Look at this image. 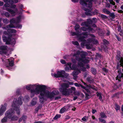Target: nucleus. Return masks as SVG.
<instances>
[{
    "label": "nucleus",
    "instance_id": "nucleus-57",
    "mask_svg": "<svg viewBox=\"0 0 123 123\" xmlns=\"http://www.w3.org/2000/svg\"><path fill=\"white\" fill-rule=\"evenodd\" d=\"M103 71L105 72H108V70L105 68H103Z\"/></svg>",
    "mask_w": 123,
    "mask_h": 123
},
{
    "label": "nucleus",
    "instance_id": "nucleus-8",
    "mask_svg": "<svg viewBox=\"0 0 123 123\" xmlns=\"http://www.w3.org/2000/svg\"><path fill=\"white\" fill-rule=\"evenodd\" d=\"M68 74L66 73L64 70H61L60 71L57 72V74H54V76L55 77H61L67 78L69 76Z\"/></svg>",
    "mask_w": 123,
    "mask_h": 123
},
{
    "label": "nucleus",
    "instance_id": "nucleus-59",
    "mask_svg": "<svg viewBox=\"0 0 123 123\" xmlns=\"http://www.w3.org/2000/svg\"><path fill=\"white\" fill-rule=\"evenodd\" d=\"M97 112V111L96 110H92V112L93 114L95 113L96 112Z\"/></svg>",
    "mask_w": 123,
    "mask_h": 123
},
{
    "label": "nucleus",
    "instance_id": "nucleus-36",
    "mask_svg": "<svg viewBox=\"0 0 123 123\" xmlns=\"http://www.w3.org/2000/svg\"><path fill=\"white\" fill-rule=\"evenodd\" d=\"M99 121L101 122H102L104 123H106V121L103 119H102L101 118H99L98 119Z\"/></svg>",
    "mask_w": 123,
    "mask_h": 123
},
{
    "label": "nucleus",
    "instance_id": "nucleus-4",
    "mask_svg": "<svg viewBox=\"0 0 123 123\" xmlns=\"http://www.w3.org/2000/svg\"><path fill=\"white\" fill-rule=\"evenodd\" d=\"M93 0H80V4L83 6H86L90 9L85 8L84 10L87 12H85V14L88 16H92V13L91 12V8L92 6V1Z\"/></svg>",
    "mask_w": 123,
    "mask_h": 123
},
{
    "label": "nucleus",
    "instance_id": "nucleus-30",
    "mask_svg": "<svg viewBox=\"0 0 123 123\" xmlns=\"http://www.w3.org/2000/svg\"><path fill=\"white\" fill-rule=\"evenodd\" d=\"M66 109L64 107L62 108L60 110V113H63L66 111Z\"/></svg>",
    "mask_w": 123,
    "mask_h": 123
},
{
    "label": "nucleus",
    "instance_id": "nucleus-14",
    "mask_svg": "<svg viewBox=\"0 0 123 123\" xmlns=\"http://www.w3.org/2000/svg\"><path fill=\"white\" fill-rule=\"evenodd\" d=\"M7 106V104L5 103L3 106L1 105V107L0 110V116L2 115L4 113L6 110V107Z\"/></svg>",
    "mask_w": 123,
    "mask_h": 123
},
{
    "label": "nucleus",
    "instance_id": "nucleus-56",
    "mask_svg": "<svg viewBox=\"0 0 123 123\" xmlns=\"http://www.w3.org/2000/svg\"><path fill=\"white\" fill-rule=\"evenodd\" d=\"M72 62L74 63H75L76 62V61L75 59H72Z\"/></svg>",
    "mask_w": 123,
    "mask_h": 123
},
{
    "label": "nucleus",
    "instance_id": "nucleus-27",
    "mask_svg": "<svg viewBox=\"0 0 123 123\" xmlns=\"http://www.w3.org/2000/svg\"><path fill=\"white\" fill-rule=\"evenodd\" d=\"M2 20L3 23L5 24H7L9 23V20L7 18H3Z\"/></svg>",
    "mask_w": 123,
    "mask_h": 123
},
{
    "label": "nucleus",
    "instance_id": "nucleus-21",
    "mask_svg": "<svg viewBox=\"0 0 123 123\" xmlns=\"http://www.w3.org/2000/svg\"><path fill=\"white\" fill-rule=\"evenodd\" d=\"M87 80V81L90 83H92L94 81V80L92 77L88 78Z\"/></svg>",
    "mask_w": 123,
    "mask_h": 123
},
{
    "label": "nucleus",
    "instance_id": "nucleus-35",
    "mask_svg": "<svg viewBox=\"0 0 123 123\" xmlns=\"http://www.w3.org/2000/svg\"><path fill=\"white\" fill-rule=\"evenodd\" d=\"M92 20L90 19H88L87 20V23L89 24H91L92 23Z\"/></svg>",
    "mask_w": 123,
    "mask_h": 123
},
{
    "label": "nucleus",
    "instance_id": "nucleus-50",
    "mask_svg": "<svg viewBox=\"0 0 123 123\" xmlns=\"http://www.w3.org/2000/svg\"><path fill=\"white\" fill-rule=\"evenodd\" d=\"M103 41L104 43L105 44H108V42L105 39H104Z\"/></svg>",
    "mask_w": 123,
    "mask_h": 123
},
{
    "label": "nucleus",
    "instance_id": "nucleus-32",
    "mask_svg": "<svg viewBox=\"0 0 123 123\" xmlns=\"http://www.w3.org/2000/svg\"><path fill=\"white\" fill-rule=\"evenodd\" d=\"M97 96L99 97V99L100 100H101L102 98V97L101 96V94L100 93H97Z\"/></svg>",
    "mask_w": 123,
    "mask_h": 123
},
{
    "label": "nucleus",
    "instance_id": "nucleus-54",
    "mask_svg": "<svg viewBox=\"0 0 123 123\" xmlns=\"http://www.w3.org/2000/svg\"><path fill=\"white\" fill-rule=\"evenodd\" d=\"M9 4L7 3H6L4 5V6L6 7H9Z\"/></svg>",
    "mask_w": 123,
    "mask_h": 123
},
{
    "label": "nucleus",
    "instance_id": "nucleus-38",
    "mask_svg": "<svg viewBox=\"0 0 123 123\" xmlns=\"http://www.w3.org/2000/svg\"><path fill=\"white\" fill-rule=\"evenodd\" d=\"M115 107V109L117 111V110H119L120 109V107L119 106V105H116Z\"/></svg>",
    "mask_w": 123,
    "mask_h": 123
},
{
    "label": "nucleus",
    "instance_id": "nucleus-22",
    "mask_svg": "<svg viewBox=\"0 0 123 123\" xmlns=\"http://www.w3.org/2000/svg\"><path fill=\"white\" fill-rule=\"evenodd\" d=\"M36 104V100L33 99L30 105L31 106H33L35 105Z\"/></svg>",
    "mask_w": 123,
    "mask_h": 123
},
{
    "label": "nucleus",
    "instance_id": "nucleus-63",
    "mask_svg": "<svg viewBox=\"0 0 123 123\" xmlns=\"http://www.w3.org/2000/svg\"><path fill=\"white\" fill-rule=\"evenodd\" d=\"M110 34V31H107V33H106V35L107 36H108Z\"/></svg>",
    "mask_w": 123,
    "mask_h": 123
},
{
    "label": "nucleus",
    "instance_id": "nucleus-18",
    "mask_svg": "<svg viewBox=\"0 0 123 123\" xmlns=\"http://www.w3.org/2000/svg\"><path fill=\"white\" fill-rule=\"evenodd\" d=\"M13 58H11L8 59L9 62V65L10 66H13L14 64L13 62Z\"/></svg>",
    "mask_w": 123,
    "mask_h": 123
},
{
    "label": "nucleus",
    "instance_id": "nucleus-25",
    "mask_svg": "<svg viewBox=\"0 0 123 123\" xmlns=\"http://www.w3.org/2000/svg\"><path fill=\"white\" fill-rule=\"evenodd\" d=\"M52 92L54 96L58 94L59 93V92L57 90H54Z\"/></svg>",
    "mask_w": 123,
    "mask_h": 123
},
{
    "label": "nucleus",
    "instance_id": "nucleus-43",
    "mask_svg": "<svg viewBox=\"0 0 123 123\" xmlns=\"http://www.w3.org/2000/svg\"><path fill=\"white\" fill-rule=\"evenodd\" d=\"M22 27V26L21 25H18L17 26L15 27V28H21Z\"/></svg>",
    "mask_w": 123,
    "mask_h": 123
},
{
    "label": "nucleus",
    "instance_id": "nucleus-42",
    "mask_svg": "<svg viewBox=\"0 0 123 123\" xmlns=\"http://www.w3.org/2000/svg\"><path fill=\"white\" fill-rule=\"evenodd\" d=\"M101 17L102 18H107V17L106 16L103 14H102L101 15Z\"/></svg>",
    "mask_w": 123,
    "mask_h": 123
},
{
    "label": "nucleus",
    "instance_id": "nucleus-6",
    "mask_svg": "<svg viewBox=\"0 0 123 123\" xmlns=\"http://www.w3.org/2000/svg\"><path fill=\"white\" fill-rule=\"evenodd\" d=\"M69 86L68 84L63 83L61 85V87L59 89L60 92L65 95H69L70 93H72L71 90L70 89H67Z\"/></svg>",
    "mask_w": 123,
    "mask_h": 123
},
{
    "label": "nucleus",
    "instance_id": "nucleus-58",
    "mask_svg": "<svg viewBox=\"0 0 123 123\" xmlns=\"http://www.w3.org/2000/svg\"><path fill=\"white\" fill-rule=\"evenodd\" d=\"M92 20L94 21L93 22L94 23H95L96 22V19L95 18H93L92 19Z\"/></svg>",
    "mask_w": 123,
    "mask_h": 123
},
{
    "label": "nucleus",
    "instance_id": "nucleus-55",
    "mask_svg": "<svg viewBox=\"0 0 123 123\" xmlns=\"http://www.w3.org/2000/svg\"><path fill=\"white\" fill-rule=\"evenodd\" d=\"M16 7V5H13L10 6V8H15Z\"/></svg>",
    "mask_w": 123,
    "mask_h": 123
},
{
    "label": "nucleus",
    "instance_id": "nucleus-5",
    "mask_svg": "<svg viewBox=\"0 0 123 123\" xmlns=\"http://www.w3.org/2000/svg\"><path fill=\"white\" fill-rule=\"evenodd\" d=\"M22 104L21 97H19L18 100L16 98H14L12 104V107L14 108L17 111V114L18 115H19L20 113L18 107L20 105H22Z\"/></svg>",
    "mask_w": 123,
    "mask_h": 123
},
{
    "label": "nucleus",
    "instance_id": "nucleus-39",
    "mask_svg": "<svg viewBox=\"0 0 123 123\" xmlns=\"http://www.w3.org/2000/svg\"><path fill=\"white\" fill-rule=\"evenodd\" d=\"M4 15L5 16L7 17H8L10 16V14L9 13L7 12H6L4 13Z\"/></svg>",
    "mask_w": 123,
    "mask_h": 123
},
{
    "label": "nucleus",
    "instance_id": "nucleus-62",
    "mask_svg": "<svg viewBox=\"0 0 123 123\" xmlns=\"http://www.w3.org/2000/svg\"><path fill=\"white\" fill-rule=\"evenodd\" d=\"M80 86H81V87L83 89H85L86 88V87H85L82 86L80 84Z\"/></svg>",
    "mask_w": 123,
    "mask_h": 123
},
{
    "label": "nucleus",
    "instance_id": "nucleus-7",
    "mask_svg": "<svg viewBox=\"0 0 123 123\" xmlns=\"http://www.w3.org/2000/svg\"><path fill=\"white\" fill-rule=\"evenodd\" d=\"M12 36V35H10L7 39L6 37L5 36L3 35L2 38L3 41L5 42H6V44H14L16 43V41L14 39L11 38Z\"/></svg>",
    "mask_w": 123,
    "mask_h": 123
},
{
    "label": "nucleus",
    "instance_id": "nucleus-41",
    "mask_svg": "<svg viewBox=\"0 0 123 123\" xmlns=\"http://www.w3.org/2000/svg\"><path fill=\"white\" fill-rule=\"evenodd\" d=\"M110 3L113 5H115V3L113 1V0H109Z\"/></svg>",
    "mask_w": 123,
    "mask_h": 123
},
{
    "label": "nucleus",
    "instance_id": "nucleus-16",
    "mask_svg": "<svg viewBox=\"0 0 123 123\" xmlns=\"http://www.w3.org/2000/svg\"><path fill=\"white\" fill-rule=\"evenodd\" d=\"M9 110H12V111L13 112L12 113V115L11 116V120H17L18 119V118L17 116H12V115L14 113V109H10Z\"/></svg>",
    "mask_w": 123,
    "mask_h": 123
},
{
    "label": "nucleus",
    "instance_id": "nucleus-45",
    "mask_svg": "<svg viewBox=\"0 0 123 123\" xmlns=\"http://www.w3.org/2000/svg\"><path fill=\"white\" fill-rule=\"evenodd\" d=\"M12 1L13 2V3H16L18 2V0H10Z\"/></svg>",
    "mask_w": 123,
    "mask_h": 123
},
{
    "label": "nucleus",
    "instance_id": "nucleus-61",
    "mask_svg": "<svg viewBox=\"0 0 123 123\" xmlns=\"http://www.w3.org/2000/svg\"><path fill=\"white\" fill-rule=\"evenodd\" d=\"M121 65V64H118L117 66V69H118L120 67Z\"/></svg>",
    "mask_w": 123,
    "mask_h": 123
},
{
    "label": "nucleus",
    "instance_id": "nucleus-52",
    "mask_svg": "<svg viewBox=\"0 0 123 123\" xmlns=\"http://www.w3.org/2000/svg\"><path fill=\"white\" fill-rule=\"evenodd\" d=\"M66 83L67 84V83ZM67 84H68V85H72L74 84V83L73 82H68V83H67Z\"/></svg>",
    "mask_w": 123,
    "mask_h": 123
},
{
    "label": "nucleus",
    "instance_id": "nucleus-1",
    "mask_svg": "<svg viewBox=\"0 0 123 123\" xmlns=\"http://www.w3.org/2000/svg\"><path fill=\"white\" fill-rule=\"evenodd\" d=\"M88 54V53L86 52L83 51L80 52L77 51L74 54L72 53L70 54V56L75 57L76 59L79 61L77 67L75 65H73L72 66L73 69L76 70L73 72L72 73V74L74 77H75L78 75L79 73L80 72V71H85L86 68H84L83 63L89 62L88 57H86V56Z\"/></svg>",
    "mask_w": 123,
    "mask_h": 123
},
{
    "label": "nucleus",
    "instance_id": "nucleus-51",
    "mask_svg": "<svg viewBox=\"0 0 123 123\" xmlns=\"http://www.w3.org/2000/svg\"><path fill=\"white\" fill-rule=\"evenodd\" d=\"M26 117L25 116H24L21 118V119L23 120H24L26 119Z\"/></svg>",
    "mask_w": 123,
    "mask_h": 123
},
{
    "label": "nucleus",
    "instance_id": "nucleus-37",
    "mask_svg": "<svg viewBox=\"0 0 123 123\" xmlns=\"http://www.w3.org/2000/svg\"><path fill=\"white\" fill-rule=\"evenodd\" d=\"M80 28V26L78 24H76L75 27V30H78Z\"/></svg>",
    "mask_w": 123,
    "mask_h": 123
},
{
    "label": "nucleus",
    "instance_id": "nucleus-29",
    "mask_svg": "<svg viewBox=\"0 0 123 123\" xmlns=\"http://www.w3.org/2000/svg\"><path fill=\"white\" fill-rule=\"evenodd\" d=\"M110 16L113 19H114L115 17V16L114 14L113 13H110Z\"/></svg>",
    "mask_w": 123,
    "mask_h": 123
},
{
    "label": "nucleus",
    "instance_id": "nucleus-13",
    "mask_svg": "<svg viewBox=\"0 0 123 123\" xmlns=\"http://www.w3.org/2000/svg\"><path fill=\"white\" fill-rule=\"evenodd\" d=\"M7 47L6 46H0V54H6V52Z\"/></svg>",
    "mask_w": 123,
    "mask_h": 123
},
{
    "label": "nucleus",
    "instance_id": "nucleus-47",
    "mask_svg": "<svg viewBox=\"0 0 123 123\" xmlns=\"http://www.w3.org/2000/svg\"><path fill=\"white\" fill-rule=\"evenodd\" d=\"M81 29L83 31H86L87 30V28L84 27H82Z\"/></svg>",
    "mask_w": 123,
    "mask_h": 123
},
{
    "label": "nucleus",
    "instance_id": "nucleus-20",
    "mask_svg": "<svg viewBox=\"0 0 123 123\" xmlns=\"http://www.w3.org/2000/svg\"><path fill=\"white\" fill-rule=\"evenodd\" d=\"M6 27L7 28H15V27L12 23H10V24L6 26Z\"/></svg>",
    "mask_w": 123,
    "mask_h": 123
},
{
    "label": "nucleus",
    "instance_id": "nucleus-23",
    "mask_svg": "<svg viewBox=\"0 0 123 123\" xmlns=\"http://www.w3.org/2000/svg\"><path fill=\"white\" fill-rule=\"evenodd\" d=\"M103 11L105 13L107 14H109L110 13V12L106 9H104L103 10Z\"/></svg>",
    "mask_w": 123,
    "mask_h": 123
},
{
    "label": "nucleus",
    "instance_id": "nucleus-24",
    "mask_svg": "<svg viewBox=\"0 0 123 123\" xmlns=\"http://www.w3.org/2000/svg\"><path fill=\"white\" fill-rule=\"evenodd\" d=\"M123 77V74L121 73H120L117 76L116 78V79L117 80L119 79H120Z\"/></svg>",
    "mask_w": 123,
    "mask_h": 123
},
{
    "label": "nucleus",
    "instance_id": "nucleus-33",
    "mask_svg": "<svg viewBox=\"0 0 123 123\" xmlns=\"http://www.w3.org/2000/svg\"><path fill=\"white\" fill-rule=\"evenodd\" d=\"M81 81L82 82L84 83V85H85L86 86V87H89L90 88H93L92 87V86L90 85H87L86 83H85V82H83V81L82 80Z\"/></svg>",
    "mask_w": 123,
    "mask_h": 123
},
{
    "label": "nucleus",
    "instance_id": "nucleus-48",
    "mask_svg": "<svg viewBox=\"0 0 123 123\" xmlns=\"http://www.w3.org/2000/svg\"><path fill=\"white\" fill-rule=\"evenodd\" d=\"M120 62L121 63V65H122L123 64V59L122 58H121L120 59Z\"/></svg>",
    "mask_w": 123,
    "mask_h": 123
},
{
    "label": "nucleus",
    "instance_id": "nucleus-40",
    "mask_svg": "<svg viewBox=\"0 0 123 123\" xmlns=\"http://www.w3.org/2000/svg\"><path fill=\"white\" fill-rule=\"evenodd\" d=\"M72 43L74 45L78 46L79 45V43L77 41H72Z\"/></svg>",
    "mask_w": 123,
    "mask_h": 123
},
{
    "label": "nucleus",
    "instance_id": "nucleus-34",
    "mask_svg": "<svg viewBox=\"0 0 123 123\" xmlns=\"http://www.w3.org/2000/svg\"><path fill=\"white\" fill-rule=\"evenodd\" d=\"M88 117L85 116L82 119V120L83 121H86L88 120Z\"/></svg>",
    "mask_w": 123,
    "mask_h": 123
},
{
    "label": "nucleus",
    "instance_id": "nucleus-31",
    "mask_svg": "<svg viewBox=\"0 0 123 123\" xmlns=\"http://www.w3.org/2000/svg\"><path fill=\"white\" fill-rule=\"evenodd\" d=\"M61 115L59 114H56L54 118L55 120H56L58 118H60L61 117Z\"/></svg>",
    "mask_w": 123,
    "mask_h": 123
},
{
    "label": "nucleus",
    "instance_id": "nucleus-15",
    "mask_svg": "<svg viewBox=\"0 0 123 123\" xmlns=\"http://www.w3.org/2000/svg\"><path fill=\"white\" fill-rule=\"evenodd\" d=\"M5 10L8 11L11 14H13L15 13L16 12H17L18 9L17 8H15V10H14L11 9L6 8Z\"/></svg>",
    "mask_w": 123,
    "mask_h": 123
},
{
    "label": "nucleus",
    "instance_id": "nucleus-26",
    "mask_svg": "<svg viewBox=\"0 0 123 123\" xmlns=\"http://www.w3.org/2000/svg\"><path fill=\"white\" fill-rule=\"evenodd\" d=\"M100 116L101 118H106V116L105 115V114L102 112L100 113Z\"/></svg>",
    "mask_w": 123,
    "mask_h": 123
},
{
    "label": "nucleus",
    "instance_id": "nucleus-3",
    "mask_svg": "<svg viewBox=\"0 0 123 123\" xmlns=\"http://www.w3.org/2000/svg\"><path fill=\"white\" fill-rule=\"evenodd\" d=\"M32 92H33L32 91ZM34 92L37 95L40 93L39 97L40 98V101L41 103L44 100V97L45 96L50 99L53 98L54 96L52 92H50L48 91H46L43 86H37L36 90Z\"/></svg>",
    "mask_w": 123,
    "mask_h": 123
},
{
    "label": "nucleus",
    "instance_id": "nucleus-49",
    "mask_svg": "<svg viewBox=\"0 0 123 123\" xmlns=\"http://www.w3.org/2000/svg\"><path fill=\"white\" fill-rule=\"evenodd\" d=\"M74 84L76 86L79 87L80 86V84H78L77 83H75Z\"/></svg>",
    "mask_w": 123,
    "mask_h": 123
},
{
    "label": "nucleus",
    "instance_id": "nucleus-60",
    "mask_svg": "<svg viewBox=\"0 0 123 123\" xmlns=\"http://www.w3.org/2000/svg\"><path fill=\"white\" fill-rule=\"evenodd\" d=\"M61 97L60 96H57L55 98V100L57 99H60L61 98Z\"/></svg>",
    "mask_w": 123,
    "mask_h": 123
},
{
    "label": "nucleus",
    "instance_id": "nucleus-64",
    "mask_svg": "<svg viewBox=\"0 0 123 123\" xmlns=\"http://www.w3.org/2000/svg\"><path fill=\"white\" fill-rule=\"evenodd\" d=\"M34 123H43L41 121H38V122H35Z\"/></svg>",
    "mask_w": 123,
    "mask_h": 123
},
{
    "label": "nucleus",
    "instance_id": "nucleus-17",
    "mask_svg": "<svg viewBox=\"0 0 123 123\" xmlns=\"http://www.w3.org/2000/svg\"><path fill=\"white\" fill-rule=\"evenodd\" d=\"M67 65L68 66V67L67 66L65 68L66 71H68L69 70L73 69V68L71 67V63L69 62L67 64Z\"/></svg>",
    "mask_w": 123,
    "mask_h": 123
},
{
    "label": "nucleus",
    "instance_id": "nucleus-46",
    "mask_svg": "<svg viewBox=\"0 0 123 123\" xmlns=\"http://www.w3.org/2000/svg\"><path fill=\"white\" fill-rule=\"evenodd\" d=\"M116 36L118 41H121V39L119 38L117 35H116Z\"/></svg>",
    "mask_w": 123,
    "mask_h": 123
},
{
    "label": "nucleus",
    "instance_id": "nucleus-11",
    "mask_svg": "<svg viewBox=\"0 0 123 123\" xmlns=\"http://www.w3.org/2000/svg\"><path fill=\"white\" fill-rule=\"evenodd\" d=\"M40 86V85H28L26 87V89L27 90H30V89H31V88H34L35 87L36 88L35 89V90H31V93L32 94V96H33L35 94H36V93H35V92H32V91H33V92H34V91H35L36 90V86Z\"/></svg>",
    "mask_w": 123,
    "mask_h": 123
},
{
    "label": "nucleus",
    "instance_id": "nucleus-12",
    "mask_svg": "<svg viewBox=\"0 0 123 123\" xmlns=\"http://www.w3.org/2000/svg\"><path fill=\"white\" fill-rule=\"evenodd\" d=\"M21 18V16H19L17 17V19H16L14 18H13L10 19V23L17 24L20 22Z\"/></svg>",
    "mask_w": 123,
    "mask_h": 123
},
{
    "label": "nucleus",
    "instance_id": "nucleus-53",
    "mask_svg": "<svg viewBox=\"0 0 123 123\" xmlns=\"http://www.w3.org/2000/svg\"><path fill=\"white\" fill-rule=\"evenodd\" d=\"M70 90L72 91V90H73V91H74L75 90V88L74 87H72L71 88Z\"/></svg>",
    "mask_w": 123,
    "mask_h": 123
},
{
    "label": "nucleus",
    "instance_id": "nucleus-9",
    "mask_svg": "<svg viewBox=\"0 0 123 123\" xmlns=\"http://www.w3.org/2000/svg\"><path fill=\"white\" fill-rule=\"evenodd\" d=\"M92 26L94 28H93L90 27H88V30L90 31H91L92 32H95V30H97L98 31V34L100 35H103L104 34V33L99 28H98L97 29H95V28L96 27V25L94 24Z\"/></svg>",
    "mask_w": 123,
    "mask_h": 123
},
{
    "label": "nucleus",
    "instance_id": "nucleus-10",
    "mask_svg": "<svg viewBox=\"0 0 123 123\" xmlns=\"http://www.w3.org/2000/svg\"><path fill=\"white\" fill-rule=\"evenodd\" d=\"M13 112L12 110H8L5 113V117L3 118L1 121L2 123L6 122L8 118L11 119V116Z\"/></svg>",
    "mask_w": 123,
    "mask_h": 123
},
{
    "label": "nucleus",
    "instance_id": "nucleus-28",
    "mask_svg": "<svg viewBox=\"0 0 123 123\" xmlns=\"http://www.w3.org/2000/svg\"><path fill=\"white\" fill-rule=\"evenodd\" d=\"M91 71L92 73L94 74H96V70L95 68H92L91 69Z\"/></svg>",
    "mask_w": 123,
    "mask_h": 123
},
{
    "label": "nucleus",
    "instance_id": "nucleus-19",
    "mask_svg": "<svg viewBox=\"0 0 123 123\" xmlns=\"http://www.w3.org/2000/svg\"><path fill=\"white\" fill-rule=\"evenodd\" d=\"M7 31L10 33H15L17 32L16 30L14 29H8L7 30Z\"/></svg>",
    "mask_w": 123,
    "mask_h": 123
},
{
    "label": "nucleus",
    "instance_id": "nucleus-2",
    "mask_svg": "<svg viewBox=\"0 0 123 123\" xmlns=\"http://www.w3.org/2000/svg\"><path fill=\"white\" fill-rule=\"evenodd\" d=\"M71 34L72 36L76 35L78 38V40L80 41L83 42L81 43L82 45H86V48L90 49L92 47V43L97 44L98 43V41L94 38H91L86 41L85 39L87 37V34L86 32L80 34H78L74 32H71Z\"/></svg>",
    "mask_w": 123,
    "mask_h": 123
},
{
    "label": "nucleus",
    "instance_id": "nucleus-44",
    "mask_svg": "<svg viewBox=\"0 0 123 123\" xmlns=\"http://www.w3.org/2000/svg\"><path fill=\"white\" fill-rule=\"evenodd\" d=\"M61 62L63 64H65L66 63L65 61L63 59H61Z\"/></svg>",
    "mask_w": 123,
    "mask_h": 123
}]
</instances>
